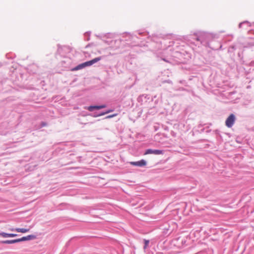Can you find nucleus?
<instances>
[{"label":"nucleus","instance_id":"f257e3e1","mask_svg":"<svg viewBox=\"0 0 254 254\" xmlns=\"http://www.w3.org/2000/svg\"><path fill=\"white\" fill-rule=\"evenodd\" d=\"M236 120V117L235 116L231 114L230 115V116L227 118L226 121H225V125L228 127H231L234 124V123Z\"/></svg>","mask_w":254,"mask_h":254},{"label":"nucleus","instance_id":"20e7f679","mask_svg":"<svg viewBox=\"0 0 254 254\" xmlns=\"http://www.w3.org/2000/svg\"><path fill=\"white\" fill-rule=\"evenodd\" d=\"M130 163L132 165L140 167L145 166L146 164V161L144 160H141L137 162H131Z\"/></svg>","mask_w":254,"mask_h":254},{"label":"nucleus","instance_id":"423d86ee","mask_svg":"<svg viewBox=\"0 0 254 254\" xmlns=\"http://www.w3.org/2000/svg\"><path fill=\"white\" fill-rule=\"evenodd\" d=\"M106 107V105H101V106H89L87 108V109L90 111V112H92L93 111L94 109H97V110H99V109H102V108H104Z\"/></svg>","mask_w":254,"mask_h":254},{"label":"nucleus","instance_id":"ddd939ff","mask_svg":"<svg viewBox=\"0 0 254 254\" xmlns=\"http://www.w3.org/2000/svg\"><path fill=\"white\" fill-rule=\"evenodd\" d=\"M111 111L109 110V111H108L106 112L105 113H104L101 114V115H105V114H108V113H110Z\"/></svg>","mask_w":254,"mask_h":254},{"label":"nucleus","instance_id":"f03ea898","mask_svg":"<svg viewBox=\"0 0 254 254\" xmlns=\"http://www.w3.org/2000/svg\"><path fill=\"white\" fill-rule=\"evenodd\" d=\"M101 59V57H98L90 61L86 62L84 63L81 64V65L82 67V68L88 66H90L92 65L93 64H95V63L100 61Z\"/></svg>","mask_w":254,"mask_h":254},{"label":"nucleus","instance_id":"0eeeda50","mask_svg":"<svg viewBox=\"0 0 254 254\" xmlns=\"http://www.w3.org/2000/svg\"><path fill=\"white\" fill-rule=\"evenodd\" d=\"M0 236L3 238L15 237L17 236L15 234H8L4 232L0 233Z\"/></svg>","mask_w":254,"mask_h":254},{"label":"nucleus","instance_id":"6e6552de","mask_svg":"<svg viewBox=\"0 0 254 254\" xmlns=\"http://www.w3.org/2000/svg\"><path fill=\"white\" fill-rule=\"evenodd\" d=\"M36 238V237L34 235H28L26 237H23L21 238V242L22 241H28L32 239H34Z\"/></svg>","mask_w":254,"mask_h":254},{"label":"nucleus","instance_id":"9d476101","mask_svg":"<svg viewBox=\"0 0 254 254\" xmlns=\"http://www.w3.org/2000/svg\"><path fill=\"white\" fill-rule=\"evenodd\" d=\"M81 68H82V67L81 64H80L78 65L77 66L75 67L73 70H77L80 69Z\"/></svg>","mask_w":254,"mask_h":254},{"label":"nucleus","instance_id":"f8f14e48","mask_svg":"<svg viewBox=\"0 0 254 254\" xmlns=\"http://www.w3.org/2000/svg\"><path fill=\"white\" fill-rule=\"evenodd\" d=\"M14 240V243H15L21 242V238L15 239V240Z\"/></svg>","mask_w":254,"mask_h":254},{"label":"nucleus","instance_id":"7ed1b4c3","mask_svg":"<svg viewBox=\"0 0 254 254\" xmlns=\"http://www.w3.org/2000/svg\"><path fill=\"white\" fill-rule=\"evenodd\" d=\"M154 154L155 155H160L163 154V151L161 150H152L148 149L146 150L144 154Z\"/></svg>","mask_w":254,"mask_h":254},{"label":"nucleus","instance_id":"4468645a","mask_svg":"<svg viewBox=\"0 0 254 254\" xmlns=\"http://www.w3.org/2000/svg\"><path fill=\"white\" fill-rule=\"evenodd\" d=\"M116 116V114L113 115H110V116H109L108 117V118H112V117H115V116Z\"/></svg>","mask_w":254,"mask_h":254},{"label":"nucleus","instance_id":"9b49d317","mask_svg":"<svg viewBox=\"0 0 254 254\" xmlns=\"http://www.w3.org/2000/svg\"><path fill=\"white\" fill-rule=\"evenodd\" d=\"M149 242V241L148 240H144V244H145L144 247V249H145L147 247Z\"/></svg>","mask_w":254,"mask_h":254},{"label":"nucleus","instance_id":"1a4fd4ad","mask_svg":"<svg viewBox=\"0 0 254 254\" xmlns=\"http://www.w3.org/2000/svg\"><path fill=\"white\" fill-rule=\"evenodd\" d=\"M2 243L10 244H14L15 243H14V240H6V241H3Z\"/></svg>","mask_w":254,"mask_h":254},{"label":"nucleus","instance_id":"39448f33","mask_svg":"<svg viewBox=\"0 0 254 254\" xmlns=\"http://www.w3.org/2000/svg\"><path fill=\"white\" fill-rule=\"evenodd\" d=\"M10 230L11 231H16L17 232L25 233L29 231L30 229H25V228H10Z\"/></svg>","mask_w":254,"mask_h":254}]
</instances>
